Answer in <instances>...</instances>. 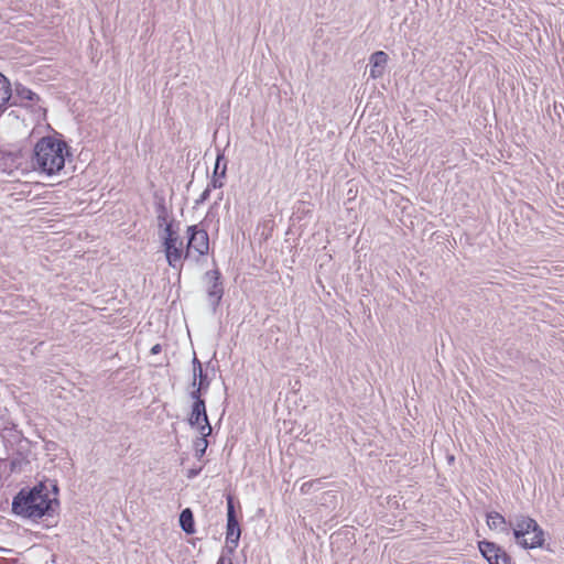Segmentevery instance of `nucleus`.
Wrapping results in <instances>:
<instances>
[{
	"label": "nucleus",
	"instance_id": "20e7f679",
	"mask_svg": "<svg viewBox=\"0 0 564 564\" xmlns=\"http://www.w3.org/2000/svg\"><path fill=\"white\" fill-rule=\"evenodd\" d=\"M186 238L184 259L193 258L195 262H199L202 257L209 253V236L203 224L188 226Z\"/></svg>",
	"mask_w": 564,
	"mask_h": 564
},
{
	"label": "nucleus",
	"instance_id": "39448f33",
	"mask_svg": "<svg viewBox=\"0 0 564 564\" xmlns=\"http://www.w3.org/2000/svg\"><path fill=\"white\" fill-rule=\"evenodd\" d=\"M205 279L208 282L207 296L213 307L216 311L224 296V283L221 273L218 269L209 270L205 273Z\"/></svg>",
	"mask_w": 564,
	"mask_h": 564
},
{
	"label": "nucleus",
	"instance_id": "393cba45",
	"mask_svg": "<svg viewBox=\"0 0 564 564\" xmlns=\"http://www.w3.org/2000/svg\"><path fill=\"white\" fill-rule=\"evenodd\" d=\"M200 470H202V467L189 468V469H187L186 476H187V478L192 479V478L196 477L200 473Z\"/></svg>",
	"mask_w": 564,
	"mask_h": 564
},
{
	"label": "nucleus",
	"instance_id": "c85d7f7f",
	"mask_svg": "<svg viewBox=\"0 0 564 564\" xmlns=\"http://www.w3.org/2000/svg\"><path fill=\"white\" fill-rule=\"evenodd\" d=\"M446 458L453 459V458H455V457H454L453 455H447V457H446Z\"/></svg>",
	"mask_w": 564,
	"mask_h": 564
},
{
	"label": "nucleus",
	"instance_id": "9d476101",
	"mask_svg": "<svg viewBox=\"0 0 564 564\" xmlns=\"http://www.w3.org/2000/svg\"><path fill=\"white\" fill-rule=\"evenodd\" d=\"M389 56L383 51H377L370 55L369 65H370V77L376 79L383 75Z\"/></svg>",
	"mask_w": 564,
	"mask_h": 564
},
{
	"label": "nucleus",
	"instance_id": "7ed1b4c3",
	"mask_svg": "<svg viewBox=\"0 0 564 564\" xmlns=\"http://www.w3.org/2000/svg\"><path fill=\"white\" fill-rule=\"evenodd\" d=\"M518 545L523 549L541 547L544 543V532L538 522L527 516H518L510 521V531Z\"/></svg>",
	"mask_w": 564,
	"mask_h": 564
},
{
	"label": "nucleus",
	"instance_id": "cd10ccee",
	"mask_svg": "<svg viewBox=\"0 0 564 564\" xmlns=\"http://www.w3.org/2000/svg\"><path fill=\"white\" fill-rule=\"evenodd\" d=\"M11 462H12L11 470H14L17 467V463H20L21 460H11Z\"/></svg>",
	"mask_w": 564,
	"mask_h": 564
},
{
	"label": "nucleus",
	"instance_id": "9b49d317",
	"mask_svg": "<svg viewBox=\"0 0 564 564\" xmlns=\"http://www.w3.org/2000/svg\"><path fill=\"white\" fill-rule=\"evenodd\" d=\"M226 172H227V161L225 159L224 153L219 152L216 158L214 173H213V177L209 182V187H213L214 189L221 188L224 186L221 178L226 177Z\"/></svg>",
	"mask_w": 564,
	"mask_h": 564
},
{
	"label": "nucleus",
	"instance_id": "5701e85b",
	"mask_svg": "<svg viewBox=\"0 0 564 564\" xmlns=\"http://www.w3.org/2000/svg\"><path fill=\"white\" fill-rule=\"evenodd\" d=\"M213 189V187H209V185L205 188V191L200 194L199 198L196 199L195 204L196 205H199V204H203L205 203L208 198H209V195H210V191Z\"/></svg>",
	"mask_w": 564,
	"mask_h": 564
},
{
	"label": "nucleus",
	"instance_id": "2eb2a0df",
	"mask_svg": "<svg viewBox=\"0 0 564 564\" xmlns=\"http://www.w3.org/2000/svg\"><path fill=\"white\" fill-rule=\"evenodd\" d=\"M180 527L186 534H193L195 532L194 514L189 508L182 510L180 514Z\"/></svg>",
	"mask_w": 564,
	"mask_h": 564
},
{
	"label": "nucleus",
	"instance_id": "bb28decb",
	"mask_svg": "<svg viewBox=\"0 0 564 564\" xmlns=\"http://www.w3.org/2000/svg\"><path fill=\"white\" fill-rule=\"evenodd\" d=\"M217 564H234V561L229 558H218Z\"/></svg>",
	"mask_w": 564,
	"mask_h": 564
},
{
	"label": "nucleus",
	"instance_id": "c756f323",
	"mask_svg": "<svg viewBox=\"0 0 564 564\" xmlns=\"http://www.w3.org/2000/svg\"><path fill=\"white\" fill-rule=\"evenodd\" d=\"M319 485H314V489H319Z\"/></svg>",
	"mask_w": 564,
	"mask_h": 564
},
{
	"label": "nucleus",
	"instance_id": "f8f14e48",
	"mask_svg": "<svg viewBox=\"0 0 564 564\" xmlns=\"http://www.w3.org/2000/svg\"><path fill=\"white\" fill-rule=\"evenodd\" d=\"M487 525L491 530H498L505 534L510 533V522H507L506 518L497 511L487 513Z\"/></svg>",
	"mask_w": 564,
	"mask_h": 564
},
{
	"label": "nucleus",
	"instance_id": "4be33fe9",
	"mask_svg": "<svg viewBox=\"0 0 564 564\" xmlns=\"http://www.w3.org/2000/svg\"><path fill=\"white\" fill-rule=\"evenodd\" d=\"M321 484H322V479L321 478L314 479V480H310V481H305V482L302 484V486L300 488V491L303 495H307V494H310L314 489V485H321Z\"/></svg>",
	"mask_w": 564,
	"mask_h": 564
},
{
	"label": "nucleus",
	"instance_id": "412c9836",
	"mask_svg": "<svg viewBox=\"0 0 564 564\" xmlns=\"http://www.w3.org/2000/svg\"><path fill=\"white\" fill-rule=\"evenodd\" d=\"M192 391L189 392V398L193 400V402H198V401H205L203 399V394H205L208 389H202V387L199 386H196V387H192Z\"/></svg>",
	"mask_w": 564,
	"mask_h": 564
},
{
	"label": "nucleus",
	"instance_id": "f3484780",
	"mask_svg": "<svg viewBox=\"0 0 564 564\" xmlns=\"http://www.w3.org/2000/svg\"><path fill=\"white\" fill-rule=\"evenodd\" d=\"M191 386H199L202 389H209L210 379L208 378L207 372L204 369H199L198 371L193 372V380Z\"/></svg>",
	"mask_w": 564,
	"mask_h": 564
},
{
	"label": "nucleus",
	"instance_id": "4468645a",
	"mask_svg": "<svg viewBox=\"0 0 564 564\" xmlns=\"http://www.w3.org/2000/svg\"><path fill=\"white\" fill-rule=\"evenodd\" d=\"M12 98V88L10 80L0 73V112L3 111Z\"/></svg>",
	"mask_w": 564,
	"mask_h": 564
},
{
	"label": "nucleus",
	"instance_id": "423d86ee",
	"mask_svg": "<svg viewBox=\"0 0 564 564\" xmlns=\"http://www.w3.org/2000/svg\"><path fill=\"white\" fill-rule=\"evenodd\" d=\"M188 423L191 426H196L203 436H208L212 433L205 401L193 402Z\"/></svg>",
	"mask_w": 564,
	"mask_h": 564
},
{
	"label": "nucleus",
	"instance_id": "a878e982",
	"mask_svg": "<svg viewBox=\"0 0 564 564\" xmlns=\"http://www.w3.org/2000/svg\"><path fill=\"white\" fill-rule=\"evenodd\" d=\"M161 350H162L161 345H160V344H156V345H154V346L151 348V350H150V351H151V354H152V355H156V354H160V352H161Z\"/></svg>",
	"mask_w": 564,
	"mask_h": 564
},
{
	"label": "nucleus",
	"instance_id": "6ab92c4d",
	"mask_svg": "<svg viewBox=\"0 0 564 564\" xmlns=\"http://www.w3.org/2000/svg\"><path fill=\"white\" fill-rule=\"evenodd\" d=\"M237 546H238V544H236V542L229 543L226 541V544L221 550V554H220L219 558H225V560L229 558V560L234 561V555H235Z\"/></svg>",
	"mask_w": 564,
	"mask_h": 564
},
{
	"label": "nucleus",
	"instance_id": "6e6552de",
	"mask_svg": "<svg viewBox=\"0 0 564 564\" xmlns=\"http://www.w3.org/2000/svg\"><path fill=\"white\" fill-rule=\"evenodd\" d=\"M227 501V524H226V541L229 543L236 542L239 544L241 529L239 525V521L236 514L234 497L228 495L226 498Z\"/></svg>",
	"mask_w": 564,
	"mask_h": 564
},
{
	"label": "nucleus",
	"instance_id": "b1692460",
	"mask_svg": "<svg viewBox=\"0 0 564 564\" xmlns=\"http://www.w3.org/2000/svg\"><path fill=\"white\" fill-rule=\"evenodd\" d=\"M192 366H193V372H196L199 369H203V364L199 361V359L197 358L195 352H194V357L192 360Z\"/></svg>",
	"mask_w": 564,
	"mask_h": 564
},
{
	"label": "nucleus",
	"instance_id": "aec40b11",
	"mask_svg": "<svg viewBox=\"0 0 564 564\" xmlns=\"http://www.w3.org/2000/svg\"><path fill=\"white\" fill-rule=\"evenodd\" d=\"M206 437L207 436L200 435V437H198L194 443L195 453L199 457H202L205 454V451L207 448L208 443Z\"/></svg>",
	"mask_w": 564,
	"mask_h": 564
},
{
	"label": "nucleus",
	"instance_id": "f03ea898",
	"mask_svg": "<svg viewBox=\"0 0 564 564\" xmlns=\"http://www.w3.org/2000/svg\"><path fill=\"white\" fill-rule=\"evenodd\" d=\"M64 140L53 135L41 138L34 145L32 166L48 176L57 174L65 166V158L70 155Z\"/></svg>",
	"mask_w": 564,
	"mask_h": 564
},
{
	"label": "nucleus",
	"instance_id": "0eeeda50",
	"mask_svg": "<svg viewBox=\"0 0 564 564\" xmlns=\"http://www.w3.org/2000/svg\"><path fill=\"white\" fill-rule=\"evenodd\" d=\"M481 555L489 564H510L511 557L507 552L494 542L484 540L478 542Z\"/></svg>",
	"mask_w": 564,
	"mask_h": 564
},
{
	"label": "nucleus",
	"instance_id": "ddd939ff",
	"mask_svg": "<svg viewBox=\"0 0 564 564\" xmlns=\"http://www.w3.org/2000/svg\"><path fill=\"white\" fill-rule=\"evenodd\" d=\"M154 210L156 214L158 226L160 228L163 227V225L169 224L170 210L163 196L155 195Z\"/></svg>",
	"mask_w": 564,
	"mask_h": 564
},
{
	"label": "nucleus",
	"instance_id": "f257e3e1",
	"mask_svg": "<svg viewBox=\"0 0 564 564\" xmlns=\"http://www.w3.org/2000/svg\"><path fill=\"white\" fill-rule=\"evenodd\" d=\"M56 480L45 479L33 487L22 488L12 500V512L23 519L51 517L59 507Z\"/></svg>",
	"mask_w": 564,
	"mask_h": 564
},
{
	"label": "nucleus",
	"instance_id": "a211bd4d",
	"mask_svg": "<svg viewBox=\"0 0 564 564\" xmlns=\"http://www.w3.org/2000/svg\"><path fill=\"white\" fill-rule=\"evenodd\" d=\"M164 226V237L163 242H167L170 239L171 241H177L180 240L178 230L175 228V220L172 218L169 224L163 225Z\"/></svg>",
	"mask_w": 564,
	"mask_h": 564
},
{
	"label": "nucleus",
	"instance_id": "dca6fc26",
	"mask_svg": "<svg viewBox=\"0 0 564 564\" xmlns=\"http://www.w3.org/2000/svg\"><path fill=\"white\" fill-rule=\"evenodd\" d=\"M15 95L21 100H28L31 102H36L40 100L39 95L33 93L30 88L23 86L22 84H15Z\"/></svg>",
	"mask_w": 564,
	"mask_h": 564
},
{
	"label": "nucleus",
	"instance_id": "1a4fd4ad",
	"mask_svg": "<svg viewBox=\"0 0 564 564\" xmlns=\"http://www.w3.org/2000/svg\"><path fill=\"white\" fill-rule=\"evenodd\" d=\"M162 245L169 265L175 270L181 271L183 267V260H185V250H183V241L181 239L177 241H171L169 239L167 242H162Z\"/></svg>",
	"mask_w": 564,
	"mask_h": 564
}]
</instances>
